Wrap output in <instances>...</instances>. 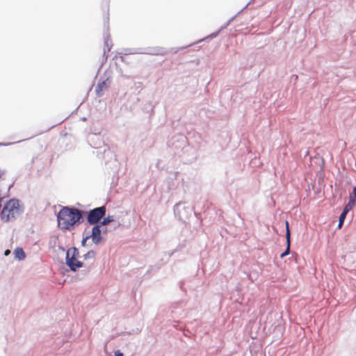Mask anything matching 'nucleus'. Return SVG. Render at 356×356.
I'll return each instance as SVG.
<instances>
[{
    "mask_svg": "<svg viewBox=\"0 0 356 356\" xmlns=\"http://www.w3.org/2000/svg\"><path fill=\"white\" fill-rule=\"evenodd\" d=\"M114 355L115 356H124L123 353L120 350H119L115 351Z\"/></svg>",
    "mask_w": 356,
    "mask_h": 356,
    "instance_id": "obj_14",
    "label": "nucleus"
},
{
    "mask_svg": "<svg viewBox=\"0 0 356 356\" xmlns=\"http://www.w3.org/2000/svg\"><path fill=\"white\" fill-rule=\"evenodd\" d=\"M88 238H89V236H87L86 237H85V238H83L82 239V241H81V244H82V245H83V246H84V245H86V241H87V240H88Z\"/></svg>",
    "mask_w": 356,
    "mask_h": 356,
    "instance_id": "obj_15",
    "label": "nucleus"
},
{
    "mask_svg": "<svg viewBox=\"0 0 356 356\" xmlns=\"http://www.w3.org/2000/svg\"><path fill=\"white\" fill-rule=\"evenodd\" d=\"M81 218V211L78 209L63 207L57 215L58 225L63 230H71L80 223Z\"/></svg>",
    "mask_w": 356,
    "mask_h": 356,
    "instance_id": "obj_1",
    "label": "nucleus"
},
{
    "mask_svg": "<svg viewBox=\"0 0 356 356\" xmlns=\"http://www.w3.org/2000/svg\"><path fill=\"white\" fill-rule=\"evenodd\" d=\"M355 204V202H352V201L349 200L348 203L344 207L343 211L345 212L346 213H348V212L353 208Z\"/></svg>",
    "mask_w": 356,
    "mask_h": 356,
    "instance_id": "obj_9",
    "label": "nucleus"
},
{
    "mask_svg": "<svg viewBox=\"0 0 356 356\" xmlns=\"http://www.w3.org/2000/svg\"><path fill=\"white\" fill-rule=\"evenodd\" d=\"M95 257V252L93 250L88 251L86 254L83 255L85 259H94Z\"/></svg>",
    "mask_w": 356,
    "mask_h": 356,
    "instance_id": "obj_12",
    "label": "nucleus"
},
{
    "mask_svg": "<svg viewBox=\"0 0 356 356\" xmlns=\"http://www.w3.org/2000/svg\"><path fill=\"white\" fill-rule=\"evenodd\" d=\"M285 224H286V245H286V250L281 254V255H280L281 258H283L285 256L288 255L289 254V252H290V236H291V234H290V230H289V222H288V221H286Z\"/></svg>",
    "mask_w": 356,
    "mask_h": 356,
    "instance_id": "obj_6",
    "label": "nucleus"
},
{
    "mask_svg": "<svg viewBox=\"0 0 356 356\" xmlns=\"http://www.w3.org/2000/svg\"><path fill=\"white\" fill-rule=\"evenodd\" d=\"M106 207H99L92 209L88 214L87 220L90 225L97 223L106 214Z\"/></svg>",
    "mask_w": 356,
    "mask_h": 356,
    "instance_id": "obj_4",
    "label": "nucleus"
},
{
    "mask_svg": "<svg viewBox=\"0 0 356 356\" xmlns=\"http://www.w3.org/2000/svg\"><path fill=\"white\" fill-rule=\"evenodd\" d=\"M88 236L89 238H92V241L94 243L98 244L101 240L100 225H97L94 226L92 229V234Z\"/></svg>",
    "mask_w": 356,
    "mask_h": 356,
    "instance_id": "obj_5",
    "label": "nucleus"
},
{
    "mask_svg": "<svg viewBox=\"0 0 356 356\" xmlns=\"http://www.w3.org/2000/svg\"><path fill=\"white\" fill-rule=\"evenodd\" d=\"M14 254H15V257L17 258H18L19 259H24L26 257L25 252L23 250V249H22V248H17L15 250Z\"/></svg>",
    "mask_w": 356,
    "mask_h": 356,
    "instance_id": "obj_8",
    "label": "nucleus"
},
{
    "mask_svg": "<svg viewBox=\"0 0 356 356\" xmlns=\"http://www.w3.org/2000/svg\"><path fill=\"white\" fill-rule=\"evenodd\" d=\"M106 88V83L105 81H103L97 85L95 89V92L97 95L100 97L102 95V92Z\"/></svg>",
    "mask_w": 356,
    "mask_h": 356,
    "instance_id": "obj_7",
    "label": "nucleus"
},
{
    "mask_svg": "<svg viewBox=\"0 0 356 356\" xmlns=\"http://www.w3.org/2000/svg\"><path fill=\"white\" fill-rule=\"evenodd\" d=\"M349 200L356 202V186L353 187V192L349 195Z\"/></svg>",
    "mask_w": 356,
    "mask_h": 356,
    "instance_id": "obj_13",
    "label": "nucleus"
},
{
    "mask_svg": "<svg viewBox=\"0 0 356 356\" xmlns=\"http://www.w3.org/2000/svg\"><path fill=\"white\" fill-rule=\"evenodd\" d=\"M346 214L345 212H342L339 216V225H338V227L339 228H341L343 222H344V220L346 218Z\"/></svg>",
    "mask_w": 356,
    "mask_h": 356,
    "instance_id": "obj_11",
    "label": "nucleus"
},
{
    "mask_svg": "<svg viewBox=\"0 0 356 356\" xmlns=\"http://www.w3.org/2000/svg\"><path fill=\"white\" fill-rule=\"evenodd\" d=\"M19 203L15 199L10 200L3 207L1 216V218L5 221H9L14 218L19 213Z\"/></svg>",
    "mask_w": 356,
    "mask_h": 356,
    "instance_id": "obj_2",
    "label": "nucleus"
},
{
    "mask_svg": "<svg viewBox=\"0 0 356 356\" xmlns=\"http://www.w3.org/2000/svg\"><path fill=\"white\" fill-rule=\"evenodd\" d=\"M113 221H114L113 216H108L104 218L100 224L102 225H108V223L112 222Z\"/></svg>",
    "mask_w": 356,
    "mask_h": 356,
    "instance_id": "obj_10",
    "label": "nucleus"
},
{
    "mask_svg": "<svg viewBox=\"0 0 356 356\" xmlns=\"http://www.w3.org/2000/svg\"><path fill=\"white\" fill-rule=\"evenodd\" d=\"M79 256V252L76 248H70L67 251L66 264L73 271H75L76 268H81L83 266L82 262L78 260Z\"/></svg>",
    "mask_w": 356,
    "mask_h": 356,
    "instance_id": "obj_3",
    "label": "nucleus"
},
{
    "mask_svg": "<svg viewBox=\"0 0 356 356\" xmlns=\"http://www.w3.org/2000/svg\"><path fill=\"white\" fill-rule=\"evenodd\" d=\"M10 253V251L9 250H6V251H5L4 254H5L6 256H8Z\"/></svg>",
    "mask_w": 356,
    "mask_h": 356,
    "instance_id": "obj_16",
    "label": "nucleus"
}]
</instances>
